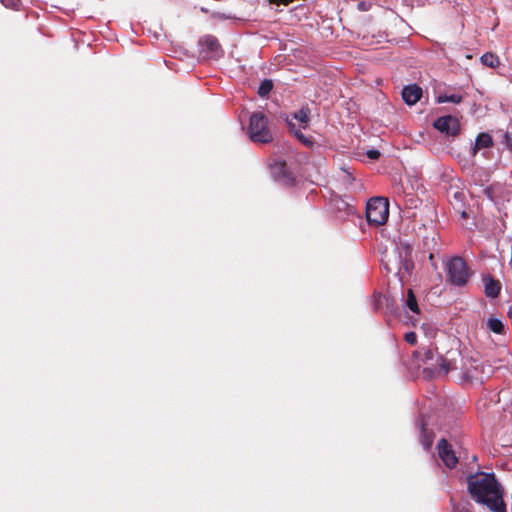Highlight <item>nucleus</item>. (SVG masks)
<instances>
[{
  "mask_svg": "<svg viewBox=\"0 0 512 512\" xmlns=\"http://www.w3.org/2000/svg\"><path fill=\"white\" fill-rule=\"evenodd\" d=\"M493 145L492 137L488 133H480L474 145L471 147V155L474 157L478 151L490 148Z\"/></svg>",
  "mask_w": 512,
  "mask_h": 512,
  "instance_id": "nucleus-9",
  "label": "nucleus"
},
{
  "mask_svg": "<svg viewBox=\"0 0 512 512\" xmlns=\"http://www.w3.org/2000/svg\"><path fill=\"white\" fill-rule=\"evenodd\" d=\"M310 111L308 108H302L293 114V119L299 122L300 128H305L309 122Z\"/></svg>",
  "mask_w": 512,
  "mask_h": 512,
  "instance_id": "nucleus-13",
  "label": "nucleus"
},
{
  "mask_svg": "<svg viewBox=\"0 0 512 512\" xmlns=\"http://www.w3.org/2000/svg\"><path fill=\"white\" fill-rule=\"evenodd\" d=\"M405 340L407 343L414 345L417 340V336L414 332H408L405 334Z\"/></svg>",
  "mask_w": 512,
  "mask_h": 512,
  "instance_id": "nucleus-22",
  "label": "nucleus"
},
{
  "mask_svg": "<svg viewBox=\"0 0 512 512\" xmlns=\"http://www.w3.org/2000/svg\"><path fill=\"white\" fill-rule=\"evenodd\" d=\"M288 125L290 126L291 130L293 131L294 135L304 144L308 145L311 143L301 132L299 129L295 128V124L292 122V119H288Z\"/></svg>",
  "mask_w": 512,
  "mask_h": 512,
  "instance_id": "nucleus-19",
  "label": "nucleus"
},
{
  "mask_svg": "<svg viewBox=\"0 0 512 512\" xmlns=\"http://www.w3.org/2000/svg\"><path fill=\"white\" fill-rule=\"evenodd\" d=\"M248 134L255 143H269L273 140L268 128V119L261 112H255L250 116Z\"/></svg>",
  "mask_w": 512,
  "mask_h": 512,
  "instance_id": "nucleus-2",
  "label": "nucleus"
},
{
  "mask_svg": "<svg viewBox=\"0 0 512 512\" xmlns=\"http://www.w3.org/2000/svg\"><path fill=\"white\" fill-rule=\"evenodd\" d=\"M1 2L6 8L18 9L20 6V0H1Z\"/></svg>",
  "mask_w": 512,
  "mask_h": 512,
  "instance_id": "nucleus-21",
  "label": "nucleus"
},
{
  "mask_svg": "<svg viewBox=\"0 0 512 512\" xmlns=\"http://www.w3.org/2000/svg\"><path fill=\"white\" fill-rule=\"evenodd\" d=\"M389 216V203L383 197L371 198L366 206V218L370 224L382 225Z\"/></svg>",
  "mask_w": 512,
  "mask_h": 512,
  "instance_id": "nucleus-3",
  "label": "nucleus"
},
{
  "mask_svg": "<svg viewBox=\"0 0 512 512\" xmlns=\"http://www.w3.org/2000/svg\"><path fill=\"white\" fill-rule=\"evenodd\" d=\"M487 327L490 331L496 334H502L504 332V325L502 321L495 317L488 318Z\"/></svg>",
  "mask_w": 512,
  "mask_h": 512,
  "instance_id": "nucleus-14",
  "label": "nucleus"
},
{
  "mask_svg": "<svg viewBox=\"0 0 512 512\" xmlns=\"http://www.w3.org/2000/svg\"><path fill=\"white\" fill-rule=\"evenodd\" d=\"M462 101V96L459 94H440L437 96V102L438 103H446L451 102L454 104H458Z\"/></svg>",
  "mask_w": 512,
  "mask_h": 512,
  "instance_id": "nucleus-15",
  "label": "nucleus"
},
{
  "mask_svg": "<svg viewBox=\"0 0 512 512\" xmlns=\"http://www.w3.org/2000/svg\"><path fill=\"white\" fill-rule=\"evenodd\" d=\"M461 216H462L463 218H465V217H467V213L463 210V211H461Z\"/></svg>",
  "mask_w": 512,
  "mask_h": 512,
  "instance_id": "nucleus-29",
  "label": "nucleus"
},
{
  "mask_svg": "<svg viewBox=\"0 0 512 512\" xmlns=\"http://www.w3.org/2000/svg\"><path fill=\"white\" fill-rule=\"evenodd\" d=\"M201 44L211 53L209 57L217 58L220 56V45L215 37L205 36L202 38Z\"/></svg>",
  "mask_w": 512,
  "mask_h": 512,
  "instance_id": "nucleus-10",
  "label": "nucleus"
},
{
  "mask_svg": "<svg viewBox=\"0 0 512 512\" xmlns=\"http://www.w3.org/2000/svg\"><path fill=\"white\" fill-rule=\"evenodd\" d=\"M406 306L414 313L419 314V307L417 304V300L413 294L411 289L408 290V295L406 299Z\"/></svg>",
  "mask_w": 512,
  "mask_h": 512,
  "instance_id": "nucleus-16",
  "label": "nucleus"
},
{
  "mask_svg": "<svg viewBox=\"0 0 512 512\" xmlns=\"http://www.w3.org/2000/svg\"><path fill=\"white\" fill-rule=\"evenodd\" d=\"M470 506L468 501H461L454 505L453 512H471Z\"/></svg>",
  "mask_w": 512,
  "mask_h": 512,
  "instance_id": "nucleus-20",
  "label": "nucleus"
},
{
  "mask_svg": "<svg viewBox=\"0 0 512 512\" xmlns=\"http://www.w3.org/2000/svg\"><path fill=\"white\" fill-rule=\"evenodd\" d=\"M484 286H485V294L487 297L496 298L501 289V285L498 281L494 280L490 276H485L483 278Z\"/></svg>",
  "mask_w": 512,
  "mask_h": 512,
  "instance_id": "nucleus-11",
  "label": "nucleus"
},
{
  "mask_svg": "<svg viewBox=\"0 0 512 512\" xmlns=\"http://www.w3.org/2000/svg\"><path fill=\"white\" fill-rule=\"evenodd\" d=\"M438 454L440 459L448 468H454L458 462L455 452L452 450L450 444L441 439L437 444Z\"/></svg>",
  "mask_w": 512,
  "mask_h": 512,
  "instance_id": "nucleus-6",
  "label": "nucleus"
},
{
  "mask_svg": "<svg viewBox=\"0 0 512 512\" xmlns=\"http://www.w3.org/2000/svg\"><path fill=\"white\" fill-rule=\"evenodd\" d=\"M434 127L440 132L451 136L458 134L460 129L458 120L450 115L436 119Z\"/></svg>",
  "mask_w": 512,
  "mask_h": 512,
  "instance_id": "nucleus-5",
  "label": "nucleus"
},
{
  "mask_svg": "<svg viewBox=\"0 0 512 512\" xmlns=\"http://www.w3.org/2000/svg\"><path fill=\"white\" fill-rule=\"evenodd\" d=\"M437 361L439 362V373L447 374L450 370L456 369V366L454 364L450 363L449 361L442 357H439Z\"/></svg>",
  "mask_w": 512,
  "mask_h": 512,
  "instance_id": "nucleus-17",
  "label": "nucleus"
},
{
  "mask_svg": "<svg viewBox=\"0 0 512 512\" xmlns=\"http://www.w3.org/2000/svg\"><path fill=\"white\" fill-rule=\"evenodd\" d=\"M446 271L451 284L463 286L467 283L470 273L464 260L454 257L446 263Z\"/></svg>",
  "mask_w": 512,
  "mask_h": 512,
  "instance_id": "nucleus-4",
  "label": "nucleus"
},
{
  "mask_svg": "<svg viewBox=\"0 0 512 512\" xmlns=\"http://www.w3.org/2000/svg\"><path fill=\"white\" fill-rule=\"evenodd\" d=\"M271 174L272 176L279 182H282L284 184H289L292 180L286 164L281 161H275L271 166Z\"/></svg>",
  "mask_w": 512,
  "mask_h": 512,
  "instance_id": "nucleus-7",
  "label": "nucleus"
},
{
  "mask_svg": "<svg viewBox=\"0 0 512 512\" xmlns=\"http://www.w3.org/2000/svg\"><path fill=\"white\" fill-rule=\"evenodd\" d=\"M464 376L467 378V379H472V378H475L476 375L474 373H472L469 369H465L464 371Z\"/></svg>",
  "mask_w": 512,
  "mask_h": 512,
  "instance_id": "nucleus-25",
  "label": "nucleus"
},
{
  "mask_svg": "<svg viewBox=\"0 0 512 512\" xmlns=\"http://www.w3.org/2000/svg\"><path fill=\"white\" fill-rule=\"evenodd\" d=\"M505 140H506L507 147L512 152V132L511 133H506Z\"/></svg>",
  "mask_w": 512,
  "mask_h": 512,
  "instance_id": "nucleus-24",
  "label": "nucleus"
},
{
  "mask_svg": "<svg viewBox=\"0 0 512 512\" xmlns=\"http://www.w3.org/2000/svg\"><path fill=\"white\" fill-rule=\"evenodd\" d=\"M472 498L492 512H506L503 491L492 473H477L467 479Z\"/></svg>",
  "mask_w": 512,
  "mask_h": 512,
  "instance_id": "nucleus-1",
  "label": "nucleus"
},
{
  "mask_svg": "<svg viewBox=\"0 0 512 512\" xmlns=\"http://www.w3.org/2000/svg\"><path fill=\"white\" fill-rule=\"evenodd\" d=\"M454 197H455L456 199H458V200H461L462 193H460V192H456V193L454 194Z\"/></svg>",
  "mask_w": 512,
  "mask_h": 512,
  "instance_id": "nucleus-28",
  "label": "nucleus"
},
{
  "mask_svg": "<svg viewBox=\"0 0 512 512\" xmlns=\"http://www.w3.org/2000/svg\"><path fill=\"white\" fill-rule=\"evenodd\" d=\"M273 88V83L271 80H264L260 86H259V89H258V94L261 96V97H264L266 96Z\"/></svg>",
  "mask_w": 512,
  "mask_h": 512,
  "instance_id": "nucleus-18",
  "label": "nucleus"
},
{
  "mask_svg": "<svg viewBox=\"0 0 512 512\" xmlns=\"http://www.w3.org/2000/svg\"><path fill=\"white\" fill-rule=\"evenodd\" d=\"M481 63L490 68H496L500 65V59L493 53H485L480 58Z\"/></svg>",
  "mask_w": 512,
  "mask_h": 512,
  "instance_id": "nucleus-12",
  "label": "nucleus"
},
{
  "mask_svg": "<svg viewBox=\"0 0 512 512\" xmlns=\"http://www.w3.org/2000/svg\"><path fill=\"white\" fill-rule=\"evenodd\" d=\"M359 8H360V9H362V10H364V9H365V8H364V4H363V3H360V4H359Z\"/></svg>",
  "mask_w": 512,
  "mask_h": 512,
  "instance_id": "nucleus-30",
  "label": "nucleus"
},
{
  "mask_svg": "<svg viewBox=\"0 0 512 512\" xmlns=\"http://www.w3.org/2000/svg\"><path fill=\"white\" fill-rule=\"evenodd\" d=\"M432 358H433V353H432V351H428V352L426 353V359H427V360H431Z\"/></svg>",
  "mask_w": 512,
  "mask_h": 512,
  "instance_id": "nucleus-27",
  "label": "nucleus"
},
{
  "mask_svg": "<svg viewBox=\"0 0 512 512\" xmlns=\"http://www.w3.org/2000/svg\"><path fill=\"white\" fill-rule=\"evenodd\" d=\"M423 446L425 449H429L431 446V440L426 439V436H424Z\"/></svg>",
  "mask_w": 512,
  "mask_h": 512,
  "instance_id": "nucleus-26",
  "label": "nucleus"
},
{
  "mask_svg": "<svg viewBox=\"0 0 512 512\" xmlns=\"http://www.w3.org/2000/svg\"><path fill=\"white\" fill-rule=\"evenodd\" d=\"M422 89L417 85H408L402 90V98L408 105H414L420 100Z\"/></svg>",
  "mask_w": 512,
  "mask_h": 512,
  "instance_id": "nucleus-8",
  "label": "nucleus"
},
{
  "mask_svg": "<svg viewBox=\"0 0 512 512\" xmlns=\"http://www.w3.org/2000/svg\"><path fill=\"white\" fill-rule=\"evenodd\" d=\"M366 155L372 159V160H376L379 158L380 156V152L378 150H375V149H371V150H368Z\"/></svg>",
  "mask_w": 512,
  "mask_h": 512,
  "instance_id": "nucleus-23",
  "label": "nucleus"
}]
</instances>
